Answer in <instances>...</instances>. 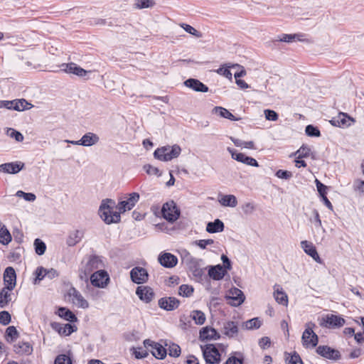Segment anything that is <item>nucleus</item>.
Listing matches in <instances>:
<instances>
[{"label": "nucleus", "instance_id": "a878e982", "mask_svg": "<svg viewBox=\"0 0 364 364\" xmlns=\"http://www.w3.org/2000/svg\"><path fill=\"white\" fill-rule=\"evenodd\" d=\"M323 321L326 323V326L334 328L341 327L346 323L343 318L334 314L326 315Z\"/></svg>", "mask_w": 364, "mask_h": 364}, {"label": "nucleus", "instance_id": "79ce46f5", "mask_svg": "<svg viewBox=\"0 0 364 364\" xmlns=\"http://www.w3.org/2000/svg\"><path fill=\"white\" fill-rule=\"evenodd\" d=\"M191 317L197 325H202L205 321V314L199 310H194L191 313Z\"/></svg>", "mask_w": 364, "mask_h": 364}, {"label": "nucleus", "instance_id": "72a5a7b5", "mask_svg": "<svg viewBox=\"0 0 364 364\" xmlns=\"http://www.w3.org/2000/svg\"><path fill=\"white\" fill-rule=\"evenodd\" d=\"M13 289L4 287L0 291V307L4 308L11 301V293Z\"/></svg>", "mask_w": 364, "mask_h": 364}, {"label": "nucleus", "instance_id": "4be33fe9", "mask_svg": "<svg viewBox=\"0 0 364 364\" xmlns=\"http://www.w3.org/2000/svg\"><path fill=\"white\" fill-rule=\"evenodd\" d=\"M228 270L221 264L215 266H210L208 269V275L214 280H220L227 274Z\"/></svg>", "mask_w": 364, "mask_h": 364}, {"label": "nucleus", "instance_id": "2f4dec72", "mask_svg": "<svg viewBox=\"0 0 364 364\" xmlns=\"http://www.w3.org/2000/svg\"><path fill=\"white\" fill-rule=\"evenodd\" d=\"M99 141V136L92 132L86 133L80 139L81 146H91L92 145L97 144Z\"/></svg>", "mask_w": 364, "mask_h": 364}, {"label": "nucleus", "instance_id": "603ef678", "mask_svg": "<svg viewBox=\"0 0 364 364\" xmlns=\"http://www.w3.org/2000/svg\"><path fill=\"white\" fill-rule=\"evenodd\" d=\"M181 354V348L176 343H172L168 347V355L172 357H178Z\"/></svg>", "mask_w": 364, "mask_h": 364}, {"label": "nucleus", "instance_id": "6ab92c4d", "mask_svg": "<svg viewBox=\"0 0 364 364\" xmlns=\"http://www.w3.org/2000/svg\"><path fill=\"white\" fill-rule=\"evenodd\" d=\"M16 275L14 269L11 267H6L4 273V282L6 287L14 289L16 287Z\"/></svg>", "mask_w": 364, "mask_h": 364}, {"label": "nucleus", "instance_id": "37998d69", "mask_svg": "<svg viewBox=\"0 0 364 364\" xmlns=\"http://www.w3.org/2000/svg\"><path fill=\"white\" fill-rule=\"evenodd\" d=\"M155 5L153 0H134V7L137 9L151 8Z\"/></svg>", "mask_w": 364, "mask_h": 364}, {"label": "nucleus", "instance_id": "dca6fc26", "mask_svg": "<svg viewBox=\"0 0 364 364\" xmlns=\"http://www.w3.org/2000/svg\"><path fill=\"white\" fill-rule=\"evenodd\" d=\"M24 168V164L21 161L5 163L0 165V172L9 174L18 173Z\"/></svg>", "mask_w": 364, "mask_h": 364}, {"label": "nucleus", "instance_id": "39448f33", "mask_svg": "<svg viewBox=\"0 0 364 364\" xmlns=\"http://www.w3.org/2000/svg\"><path fill=\"white\" fill-rule=\"evenodd\" d=\"M162 216L168 222L176 221L180 215V211L173 201L164 203L161 208Z\"/></svg>", "mask_w": 364, "mask_h": 364}, {"label": "nucleus", "instance_id": "338daca9", "mask_svg": "<svg viewBox=\"0 0 364 364\" xmlns=\"http://www.w3.org/2000/svg\"><path fill=\"white\" fill-rule=\"evenodd\" d=\"M144 168L146 173L149 175L160 176L159 170L158 168L152 166L151 165L144 166Z\"/></svg>", "mask_w": 364, "mask_h": 364}, {"label": "nucleus", "instance_id": "c756f323", "mask_svg": "<svg viewBox=\"0 0 364 364\" xmlns=\"http://www.w3.org/2000/svg\"><path fill=\"white\" fill-rule=\"evenodd\" d=\"M223 333L229 338H234L238 333V326L234 321H227L224 323Z\"/></svg>", "mask_w": 364, "mask_h": 364}, {"label": "nucleus", "instance_id": "3c124183", "mask_svg": "<svg viewBox=\"0 0 364 364\" xmlns=\"http://www.w3.org/2000/svg\"><path fill=\"white\" fill-rule=\"evenodd\" d=\"M181 27L183 28L187 33H188L196 37H198V38L201 37V33L199 31H198L196 28H194L193 26H191L188 24L181 23Z\"/></svg>", "mask_w": 364, "mask_h": 364}, {"label": "nucleus", "instance_id": "393cba45", "mask_svg": "<svg viewBox=\"0 0 364 364\" xmlns=\"http://www.w3.org/2000/svg\"><path fill=\"white\" fill-rule=\"evenodd\" d=\"M219 338V333L212 327L205 326L200 331V339L201 341L216 340Z\"/></svg>", "mask_w": 364, "mask_h": 364}, {"label": "nucleus", "instance_id": "c9c22d12", "mask_svg": "<svg viewBox=\"0 0 364 364\" xmlns=\"http://www.w3.org/2000/svg\"><path fill=\"white\" fill-rule=\"evenodd\" d=\"M224 230V223L219 219L213 222H209L206 226V231L209 233H215L223 232Z\"/></svg>", "mask_w": 364, "mask_h": 364}, {"label": "nucleus", "instance_id": "f8f14e48", "mask_svg": "<svg viewBox=\"0 0 364 364\" xmlns=\"http://www.w3.org/2000/svg\"><path fill=\"white\" fill-rule=\"evenodd\" d=\"M108 280V275L107 272L103 270H97L90 277V282L92 284L97 287H105L107 285V282Z\"/></svg>", "mask_w": 364, "mask_h": 364}, {"label": "nucleus", "instance_id": "a19ab883", "mask_svg": "<svg viewBox=\"0 0 364 364\" xmlns=\"http://www.w3.org/2000/svg\"><path fill=\"white\" fill-rule=\"evenodd\" d=\"M301 37H302L301 35L294 33V34H286L283 33L280 36H277V41L280 42H285V43H291L295 41H302Z\"/></svg>", "mask_w": 364, "mask_h": 364}, {"label": "nucleus", "instance_id": "f03ea898", "mask_svg": "<svg viewBox=\"0 0 364 364\" xmlns=\"http://www.w3.org/2000/svg\"><path fill=\"white\" fill-rule=\"evenodd\" d=\"M181 262L196 279H201L204 275V269L201 267L202 259L196 258L184 251L181 255Z\"/></svg>", "mask_w": 364, "mask_h": 364}, {"label": "nucleus", "instance_id": "ea45409f", "mask_svg": "<svg viewBox=\"0 0 364 364\" xmlns=\"http://www.w3.org/2000/svg\"><path fill=\"white\" fill-rule=\"evenodd\" d=\"M83 235L84 234L82 230H77L72 232L67 240L68 245L69 246H73L76 245L81 240V239L83 237Z\"/></svg>", "mask_w": 364, "mask_h": 364}, {"label": "nucleus", "instance_id": "473e14b6", "mask_svg": "<svg viewBox=\"0 0 364 364\" xmlns=\"http://www.w3.org/2000/svg\"><path fill=\"white\" fill-rule=\"evenodd\" d=\"M220 204L224 207L235 208L237 205V200L234 195H223L218 198Z\"/></svg>", "mask_w": 364, "mask_h": 364}, {"label": "nucleus", "instance_id": "b1692460", "mask_svg": "<svg viewBox=\"0 0 364 364\" xmlns=\"http://www.w3.org/2000/svg\"><path fill=\"white\" fill-rule=\"evenodd\" d=\"M159 263L167 268H171L177 264L178 259L171 253H164L159 257Z\"/></svg>", "mask_w": 364, "mask_h": 364}, {"label": "nucleus", "instance_id": "e2e57ef3", "mask_svg": "<svg viewBox=\"0 0 364 364\" xmlns=\"http://www.w3.org/2000/svg\"><path fill=\"white\" fill-rule=\"evenodd\" d=\"M36 282L38 280H42L44 277H46V269L43 267H39L36 270Z\"/></svg>", "mask_w": 364, "mask_h": 364}, {"label": "nucleus", "instance_id": "69168bd1", "mask_svg": "<svg viewBox=\"0 0 364 364\" xmlns=\"http://www.w3.org/2000/svg\"><path fill=\"white\" fill-rule=\"evenodd\" d=\"M217 73L221 75L225 76V77L231 80L232 79V73L228 68L221 67L217 70Z\"/></svg>", "mask_w": 364, "mask_h": 364}, {"label": "nucleus", "instance_id": "c85d7f7f", "mask_svg": "<svg viewBox=\"0 0 364 364\" xmlns=\"http://www.w3.org/2000/svg\"><path fill=\"white\" fill-rule=\"evenodd\" d=\"M331 124L334 126L338 127H348L350 125V122H354V119L350 117L347 114L341 112L338 117L333 118L331 121Z\"/></svg>", "mask_w": 364, "mask_h": 364}, {"label": "nucleus", "instance_id": "4c0bfd02", "mask_svg": "<svg viewBox=\"0 0 364 364\" xmlns=\"http://www.w3.org/2000/svg\"><path fill=\"white\" fill-rule=\"evenodd\" d=\"M262 325V321L259 318H253L241 324V328L245 330H254L259 328Z\"/></svg>", "mask_w": 364, "mask_h": 364}, {"label": "nucleus", "instance_id": "09e8293b", "mask_svg": "<svg viewBox=\"0 0 364 364\" xmlns=\"http://www.w3.org/2000/svg\"><path fill=\"white\" fill-rule=\"evenodd\" d=\"M286 363L287 364H303L300 356L296 353L288 354L286 357Z\"/></svg>", "mask_w": 364, "mask_h": 364}, {"label": "nucleus", "instance_id": "de8ad7c7", "mask_svg": "<svg viewBox=\"0 0 364 364\" xmlns=\"http://www.w3.org/2000/svg\"><path fill=\"white\" fill-rule=\"evenodd\" d=\"M6 134L10 137L15 139V140L18 142L23 141V140L24 139L23 134L21 132H19L12 128H8L7 131H6Z\"/></svg>", "mask_w": 364, "mask_h": 364}, {"label": "nucleus", "instance_id": "680f3d73", "mask_svg": "<svg viewBox=\"0 0 364 364\" xmlns=\"http://www.w3.org/2000/svg\"><path fill=\"white\" fill-rule=\"evenodd\" d=\"M214 241L212 239L199 240L195 242V244L200 249H205L208 245L213 244Z\"/></svg>", "mask_w": 364, "mask_h": 364}, {"label": "nucleus", "instance_id": "a211bd4d", "mask_svg": "<svg viewBox=\"0 0 364 364\" xmlns=\"http://www.w3.org/2000/svg\"><path fill=\"white\" fill-rule=\"evenodd\" d=\"M179 301L175 297H164L159 300L158 304L160 308L166 311H173L179 306Z\"/></svg>", "mask_w": 364, "mask_h": 364}, {"label": "nucleus", "instance_id": "0eeeda50", "mask_svg": "<svg viewBox=\"0 0 364 364\" xmlns=\"http://www.w3.org/2000/svg\"><path fill=\"white\" fill-rule=\"evenodd\" d=\"M314 326V323H308L306 324V328L302 334L301 339L303 345L306 348H314L318 343V336L312 329Z\"/></svg>", "mask_w": 364, "mask_h": 364}, {"label": "nucleus", "instance_id": "5fc2aeb1", "mask_svg": "<svg viewBox=\"0 0 364 364\" xmlns=\"http://www.w3.org/2000/svg\"><path fill=\"white\" fill-rule=\"evenodd\" d=\"M18 197H22L27 201H34L36 198V195L31 193H25L22 191H18L16 193Z\"/></svg>", "mask_w": 364, "mask_h": 364}, {"label": "nucleus", "instance_id": "f257e3e1", "mask_svg": "<svg viewBox=\"0 0 364 364\" xmlns=\"http://www.w3.org/2000/svg\"><path fill=\"white\" fill-rule=\"evenodd\" d=\"M139 198V194L133 192L127 195L117 205L114 200L104 199L99 208V215L106 224L117 223L121 220L120 214L132 210Z\"/></svg>", "mask_w": 364, "mask_h": 364}, {"label": "nucleus", "instance_id": "774afa93", "mask_svg": "<svg viewBox=\"0 0 364 364\" xmlns=\"http://www.w3.org/2000/svg\"><path fill=\"white\" fill-rule=\"evenodd\" d=\"M259 345L262 348L265 349L269 347L270 339L268 337H263L259 340Z\"/></svg>", "mask_w": 364, "mask_h": 364}, {"label": "nucleus", "instance_id": "e433bc0d", "mask_svg": "<svg viewBox=\"0 0 364 364\" xmlns=\"http://www.w3.org/2000/svg\"><path fill=\"white\" fill-rule=\"evenodd\" d=\"M58 315L66 321L70 322H75L77 321V316L68 309L65 307H60L58 309Z\"/></svg>", "mask_w": 364, "mask_h": 364}, {"label": "nucleus", "instance_id": "9b49d317", "mask_svg": "<svg viewBox=\"0 0 364 364\" xmlns=\"http://www.w3.org/2000/svg\"><path fill=\"white\" fill-rule=\"evenodd\" d=\"M228 151L231 154L232 158L237 161L241 162L250 166H259L257 161L254 158L247 156L242 153H238L230 147L228 148Z\"/></svg>", "mask_w": 364, "mask_h": 364}, {"label": "nucleus", "instance_id": "423d86ee", "mask_svg": "<svg viewBox=\"0 0 364 364\" xmlns=\"http://www.w3.org/2000/svg\"><path fill=\"white\" fill-rule=\"evenodd\" d=\"M70 301L76 307L86 309L89 307L88 301L82 294L75 287H70L68 291Z\"/></svg>", "mask_w": 364, "mask_h": 364}, {"label": "nucleus", "instance_id": "8fccbe9b", "mask_svg": "<svg viewBox=\"0 0 364 364\" xmlns=\"http://www.w3.org/2000/svg\"><path fill=\"white\" fill-rule=\"evenodd\" d=\"M6 336L8 341H9V338H11V342H12L14 339L17 338L18 336V333L16 328V327L11 326H9L6 331Z\"/></svg>", "mask_w": 364, "mask_h": 364}, {"label": "nucleus", "instance_id": "7c9ffc66", "mask_svg": "<svg viewBox=\"0 0 364 364\" xmlns=\"http://www.w3.org/2000/svg\"><path fill=\"white\" fill-rule=\"evenodd\" d=\"M62 66L63 67V70L68 73H72L80 77L85 76L87 73L85 70L73 63L63 64Z\"/></svg>", "mask_w": 364, "mask_h": 364}, {"label": "nucleus", "instance_id": "f3484780", "mask_svg": "<svg viewBox=\"0 0 364 364\" xmlns=\"http://www.w3.org/2000/svg\"><path fill=\"white\" fill-rule=\"evenodd\" d=\"M136 294L141 301L146 303H149L154 297L153 289L146 286L138 287Z\"/></svg>", "mask_w": 364, "mask_h": 364}, {"label": "nucleus", "instance_id": "cd10ccee", "mask_svg": "<svg viewBox=\"0 0 364 364\" xmlns=\"http://www.w3.org/2000/svg\"><path fill=\"white\" fill-rule=\"evenodd\" d=\"M14 350L21 355H30L33 352V347L28 342L19 341L14 346Z\"/></svg>", "mask_w": 364, "mask_h": 364}, {"label": "nucleus", "instance_id": "412c9836", "mask_svg": "<svg viewBox=\"0 0 364 364\" xmlns=\"http://www.w3.org/2000/svg\"><path fill=\"white\" fill-rule=\"evenodd\" d=\"M183 84L196 92H207L208 91V87L197 79L189 78Z\"/></svg>", "mask_w": 364, "mask_h": 364}, {"label": "nucleus", "instance_id": "6e6d98bb", "mask_svg": "<svg viewBox=\"0 0 364 364\" xmlns=\"http://www.w3.org/2000/svg\"><path fill=\"white\" fill-rule=\"evenodd\" d=\"M306 134L309 136H319L320 131L313 125H308L305 129Z\"/></svg>", "mask_w": 364, "mask_h": 364}, {"label": "nucleus", "instance_id": "20e7f679", "mask_svg": "<svg viewBox=\"0 0 364 364\" xmlns=\"http://www.w3.org/2000/svg\"><path fill=\"white\" fill-rule=\"evenodd\" d=\"M181 148L178 144L164 146L154 151V157L161 161H169L180 156Z\"/></svg>", "mask_w": 364, "mask_h": 364}, {"label": "nucleus", "instance_id": "6e6552de", "mask_svg": "<svg viewBox=\"0 0 364 364\" xmlns=\"http://www.w3.org/2000/svg\"><path fill=\"white\" fill-rule=\"evenodd\" d=\"M225 298L228 304L238 306L244 302L245 296L240 289L232 287L227 292Z\"/></svg>", "mask_w": 364, "mask_h": 364}, {"label": "nucleus", "instance_id": "5701e85b", "mask_svg": "<svg viewBox=\"0 0 364 364\" xmlns=\"http://www.w3.org/2000/svg\"><path fill=\"white\" fill-rule=\"evenodd\" d=\"M274 298L279 304L284 306H288V296L279 284L274 286Z\"/></svg>", "mask_w": 364, "mask_h": 364}, {"label": "nucleus", "instance_id": "a18cd8bd", "mask_svg": "<svg viewBox=\"0 0 364 364\" xmlns=\"http://www.w3.org/2000/svg\"><path fill=\"white\" fill-rule=\"evenodd\" d=\"M35 252L38 255H43L46 250V245L41 239H36L33 243Z\"/></svg>", "mask_w": 364, "mask_h": 364}, {"label": "nucleus", "instance_id": "2eb2a0df", "mask_svg": "<svg viewBox=\"0 0 364 364\" xmlns=\"http://www.w3.org/2000/svg\"><path fill=\"white\" fill-rule=\"evenodd\" d=\"M8 109H13L18 112L30 109L33 107V105L27 102L25 99H16L9 100Z\"/></svg>", "mask_w": 364, "mask_h": 364}, {"label": "nucleus", "instance_id": "58836bf2", "mask_svg": "<svg viewBox=\"0 0 364 364\" xmlns=\"http://www.w3.org/2000/svg\"><path fill=\"white\" fill-rule=\"evenodd\" d=\"M11 241V235L6 227L0 222V243L8 245Z\"/></svg>", "mask_w": 364, "mask_h": 364}, {"label": "nucleus", "instance_id": "49530a36", "mask_svg": "<svg viewBox=\"0 0 364 364\" xmlns=\"http://www.w3.org/2000/svg\"><path fill=\"white\" fill-rule=\"evenodd\" d=\"M311 152V148L305 144H303L294 154V156H297L298 159H302L308 157Z\"/></svg>", "mask_w": 364, "mask_h": 364}, {"label": "nucleus", "instance_id": "aec40b11", "mask_svg": "<svg viewBox=\"0 0 364 364\" xmlns=\"http://www.w3.org/2000/svg\"><path fill=\"white\" fill-rule=\"evenodd\" d=\"M301 247L306 254L311 257L316 262L321 263V258L317 252L316 247L312 242L307 240L301 242Z\"/></svg>", "mask_w": 364, "mask_h": 364}, {"label": "nucleus", "instance_id": "4468645a", "mask_svg": "<svg viewBox=\"0 0 364 364\" xmlns=\"http://www.w3.org/2000/svg\"><path fill=\"white\" fill-rule=\"evenodd\" d=\"M316 353L321 356L329 360H336L341 357L339 351L328 346H319L316 348Z\"/></svg>", "mask_w": 364, "mask_h": 364}, {"label": "nucleus", "instance_id": "13d9d810", "mask_svg": "<svg viewBox=\"0 0 364 364\" xmlns=\"http://www.w3.org/2000/svg\"><path fill=\"white\" fill-rule=\"evenodd\" d=\"M276 176L282 179H289L292 177V173L289 171L279 169L276 172Z\"/></svg>", "mask_w": 364, "mask_h": 364}, {"label": "nucleus", "instance_id": "7ed1b4c3", "mask_svg": "<svg viewBox=\"0 0 364 364\" xmlns=\"http://www.w3.org/2000/svg\"><path fill=\"white\" fill-rule=\"evenodd\" d=\"M102 267V262L99 257L90 256L82 260L79 270V276L81 279H87L91 272L100 269Z\"/></svg>", "mask_w": 364, "mask_h": 364}, {"label": "nucleus", "instance_id": "1a4fd4ad", "mask_svg": "<svg viewBox=\"0 0 364 364\" xmlns=\"http://www.w3.org/2000/svg\"><path fill=\"white\" fill-rule=\"evenodd\" d=\"M203 353L208 363L218 364L220 360V355L218 350L213 344L207 345L203 348Z\"/></svg>", "mask_w": 364, "mask_h": 364}, {"label": "nucleus", "instance_id": "bf43d9fd", "mask_svg": "<svg viewBox=\"0 0 364 364\" xmlns=\"http://www.w3.org/2000/svg\"><path fill=\"white\" fill-rule=\"evenodd\" d=\"M55 364H72V361L66 355H60L55 358Z\"/></svg>", "mask_w": 364, "mask_h": 364}, {"label": "nucleus", "instance_id": "864d4df0", "mask_svg": "<svg viewBox=\"0 0 364 364\" xmlns=\"http://www.w3.org/2000/svg\"><path fill=\"white\" fill-rule=\"evenodd\" d=\"M256 206L253 203L248 202L242 205V210L245 215H250L255 210Z\"/></svg>", "mask_w": 364, "mask_h": 364}, {"label": "nucleus", "instance_id": "0e129e2a", "mask_svg": "<svg viewBox=\"0 0 364 364\" xmlns=\"http://www.w3.org/2000/svg\"><path fill=\"white\" fill-rule=\"evenodd\" d=\"M315 182H316L317 191L319 193V194L321 195V196L322 197L323 196H326L327 193V192H326L327 187L325 185H323L322 183H321L318 179H316Z\"/></svg>", "mask_w": 364, "mask_h": 364}, {"label": "nucleus", "instance_id": "f704fd0d", "mask_svg": "<svg viewBox=\"0 0 364 364\" xmlns=\"http://www.w3.org/2000/svg\"><path fill=\"white\" fill-rule=\"evenodd\" d=\"M212 112L220 116V117L228 119L231 121H238L240 119L239 118H236L227 109L222 107H215Z\"/></svg>", "mask_w": 364, "mask_h": 364}, {"label": "nucleus", "instance_id": "4d7b16f0", "mask_svg": "<svg viewBox=\"0 0 364 364\" xmlns=\"http://www.w3.org/2000/svg\"><path fill=\"white\" fill-rule=\"evenodd\" d=\"M11 322V315L8 311L0 312V323L6 326Z\"/></svg>", "mask_w": 364, "mask_h": 364}, {"label": "nucleus", "instance_id": "052dcab7", "mask_svg": "<svg viewBox=\"0 0 364 364\" xmlns=\"http://www.w3.org/2000/svg\"><path fill=\"white\" fill-rule=\"evenodd\" d=\"M264 115H265L266 119L269 120V121H277L278 119V114L274 110L265 109Z\"/></svg>", "mask_w": 364, "mask_h": 364}, {"label": "nucleus", "instance_id": "ddd939ff", "mask_svg": "<svg viewBox=\"0 0 364 364\" xmlns=\"http://www.w3.org/2000/svg\"><path fill=\"white\" fill-rule=\"evenodd\" d=\"M144 344L145 347L151 348V353L156 358L163 359L166 355V350L161 344L149 339L145 340Z\"/></svg>", "mask_w": 364, "mask_h": 364}, {"label": "nucleus", "instance_id": "bb28decb", "mask_svg": "<svg viewBox=\"0 0 364 364\" xmlns=\"http://www.w3.org/2000/svg\"><path fill=\"white\" fill-rule=\"evenodd\" d=\"M53 328L58 332L60 335L62 336H69L73 332L77 331V327L75 325H71L70 323L66 324H60L55 323L52 324Z\"/></svg>", "mask_w": 364, "mask_h": 364}, {"label": "nucleus", "instance_id": "9d476101", "mask_svg": "<svg viewBox=\"0 0 364 364\" xmlns=\"http://www.w3.org/2000/svg\"><path fill=\"white\" fill-rule=\"evenodd\" d=\"M130 277L133 282L140 284L147 282L149 274L146 269L141 267H136L131 270Z\"/></svg>", "mask_w": 364, "mask_h": 364}, {"label": "nucleus", "instance_id": "c03bdc74", "mask_svg": "<svg viewBox=\"0 0 364 364\" xmlns=\"http://www.w3.org/2000/svg\"><path fill=\"white\" fill-rule=\"evenodd\" d=\"M194 291V288L188 284H182L179 287L178 294L184 297L191 296Z\"/></svg>", "mask_w": 364, "mask_h": 364}]
</instances>
